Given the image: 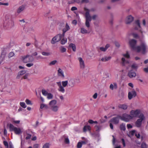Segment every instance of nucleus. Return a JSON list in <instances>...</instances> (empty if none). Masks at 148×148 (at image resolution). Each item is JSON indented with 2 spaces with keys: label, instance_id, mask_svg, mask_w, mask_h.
<instances>
[{
  "label": "nucleus",
  "instance_id": "f257e3e1",
  "mask_svg": "<svg viewBox=\"0 0 148 148\" xmlns=\"http://www.w3.org/2000/svg\"><path fill=\"white\" fill-rule=\"evenodd\" d=\"M148 51V47L144 41H141L140 45L137 46V49L136 51L138 52H141L143 54H145Z\"/></svg>",
  "mask_w": 148,
  "mask_h": 148
},
{
  "label": "nucleus",
  "instance_id": "f03ea898",
  "mask_svg": "<svg viewBox=\"0 0 148 148\" xmlns=\"http://www.w3.org/2000/svg\"><path fill=\"white\" fill-rule=\"evenodd\" d=\"M84 10L86 12L85 17L86 21L85 25L87 27L89 28L90 26V22L91 20L92 17L89 14L90 10L86 8H84Z\"/></svg>",
  "mask_w": 148,
  "mask_h": 148
},
{
  "label": "nucleus",
  "instance_id": "7ed1b4c3",
  "mask_svg": "<svg viewBox=\"0 0 148 148\" xmlns=\"http://www.w3.org/2000/svg\"><path fill=\"white\" fill-rule=\"evenodd\" d=\"M57 101L56 100H53L51 101L49 105L51 109L53 111L56 112L58 111L59 107L56 105Z\"/></svg>",
  "mask_w": 148,
  "mask_h": 148
},
{
  "label": "nucleus",
  "instance_id": "20e7f679",
  "mask_svg": "<svg viewBox=\"0 0 148 148\" xmlns=\"http://www.w3.org/2000/svg\"><path fill=\"white\" fill-rule=\"evenodd\" d=\"M9 127L10 131H14L16 134L19 135L22 132V131L20 128L16 127L11 124H9Z\"/></svg>",
  "mask_w": 148,
  "mask_h": 148
},
{
  "label": "nucleus",
  "instance_id": "39448f33",
  "mask_svg": "<svg viewBox=\"0 0 148 148\" xmlns=\"http://www.w3.org/2000/svg\"><path fill=\"white\" fill-rule=\"evenodd\" d=\"M137 41L134 39H130L129 42V44L132 49L136 51L137 49V46H136Z\"/></svg>",
  "mask_w": 148,
  "mask_h": 148
},
{
  "label": "nucleus",
  "instance_id": "423d86ee",
  "mask_svg": "<svg viewBox=\"0 0 148 148\" xmlns=\"http://www.w3.org/2000/svg\"><path fill=\"white\" fill-rule=\"evenodd\" d=\"M14 25V22L11 19L8 20L6 19L4 24V27L8 28H11L13 27Z\"/></svg>",
  "mask_w": 148,
  "mask_h": 148
},
{
  "label": "nucleus",
  "instance_id": "0eeeda50",
  "mask_svg": "<svg viewBox=\"0 0 148 148\" xmlns=\"http://www.w3.org/2000/svg\"><path fill=\"white\" fill-rule=\"evenodd\" d=\"M120 119L125 122H128L132 119V117L130 115L125 113L120 116Z\"/></svg>",
  "mask_w": 148,
  "mask_h": 148
},
{
  "label": "nucleus",
  "instance_id": "6e6552de",
  "mask_svg": "<svg viewBox=\"0 0 148 148\" xmlns=\"http://www.w3.org/2000/svg\"><path fill=\"white\" fill-rule=\"evenodd\" d=\"M138 118L139 119L137 120L136 123V125L138 127L140 126L142 121L145 119V117L143 113H141L138 116Z\"/></svg>",
  "mask_w": 148,
  "mask_h": 148
},
{
  "label": "nucleus",
  "instance_id": "1a4fd4ad",
  "mask_svg": "<svg viewBox=\"0 0 148 148\" xmlns=\"http://www.w3.org/2000/svg\"><path fill=\"white\" fill-rule=\"evenodd\" d=\"M63 37V35L62 34H60L56 35L52 38L51 41V43L54 44L59 41Z\"/></svg>",
  "mask_w": 148,
  "mask_h": 148
},
{
  "label": "nucleus",
  "instance_id": "9d476101",
  "mask_svg": "<svg viewBox=\"0 0 148 148\" xmlns=\"http://www.w3.org/2000/svg\"><path fill=\"white\" fill-rule=\"evenodd\" d=\"M140 110L139 109L135 110H132L130 112V116L132 117V119L134 117H136L139 116L140 114Z\"/></svg>",
  "mask_w": 148,
  "mask_h": 148
},
{
  "label": "nucleus",
  "instance_id": "9b49d317",
  "mask_svg": "<svg viewBox=\"0 0 148 148\" xmlns=\"http://www.w3.org/2000/svg\"><path fill=\"white\" fill-rule=\"evenodd\" d=\"M22 59L23 62L25 63L32 62L33 61V59L32 56L29 55L23 56Z\"/></svg>",
  "mask_w": 148,
  "mask_h": 148
},
{
  "label": "nucleus",
  "instance_id": "f8f14e48",
  "mask_svg": "<svg viewBox=\"0 0 148 148\" xmlns=\"http://www.w3.org/2000/svg\"><path fill=\"white\" fill-rule=\"evenodd\" d=\"M56 84L58 86V91L62 93H64L65 92V89L64 87L62 86L61 85V82H57Z\"/></svg>",
  "mask_w": 148,
  "mask_h": 148
},
{
  "label": "nucleus",
  "instance_id": "ddd939ff",
  "mask_svg": "<svg viewBox=\"0 0 148 148\" xmlns=\"http://www.w3.org/2000/svg\"><path fill=\"white\" fill-rule=\"evenodd\" d=\"M78 60L80 68L82 69H84L85 67V64L83 59L81 57H79L78 58Z\"/></svg>",
  "mask_w": 148,
  "mask_h": 148
},
{
  "label": "nucleus",
  "instance_id": "4468645a",
  "mask_svg": "<svg viewBox=\"0 0 148 148\" xmlns=\"http://www.w3.org/2000/svg\"><path fill=\"white\" fill-rule=\"evenodd\" d=\"M120 119V116L118 115L116 117H113L111 119L110 121V122L116 124L119 123Z\"/></svg>",
  "mask_w": 148,
  "mask_h": 148
},
{
  "label": "nucleus",
  "instance_id": "2eb2a0df",
  "mask_svg": "<svg viewBox=\"0 0 148 148\" xmlns=\"http://www.w3.org/2000/svg\"><path fill=\"white\" fill-rule=\"evenodd\" d=\"M136 95V93L134 90L129 92L128 94V98L129 99H131L132 98L134 97Z\"/></svg>",
  "mask_w": 148,
  "mask_h": 148
},
{
  "label": "nucleus",
  "instance_id": "dca6fc26",
  "mask_svg": "<svg viewBox=\"0 0 148 148\" xmlns=\"http://www.w3.org/2000/svg\"><path fill=\"white\" fill-rule=\"evenodd\" d=\"M134 20L133 17L131 15H129L127 16L125 18V23L128 24L132 22Z\"/></svg>",
  "mask_w": 148,
  "mask_h": 148
},
{
  "label": "nucleus",
  "instance_id": "f3484780",
  "mask_svg": "<svg viewBox=\"0 0 148 148\" xmlns=\"http://www.w3.org/2000/svg\"><path fill=\"white\" fill-rule=\"evenodd\" d=\"M134 25L135 26V29L138 30L141 32L140 26V21L139 20H137L135 21Z\"/></svg>",
  "mask_w": 148,
  "mask_h": 148
},
{
  "label": "nucleus",
  "instance_id": "a211bd4d",
  "mask_svg": "<svg viewBox=\"0 0 148 148\" xmlns=\"http://www.w3.org/2000/svg\"><path fill=\"white\" fill-rule=\"evenodd\" d=\"M128 75L130 78H132L136 76V73L133 70H131L128 72Z\"/></svg>",
  "mask_w": 148,
  "mask_h": 148
},
{
  "label": "nucleus",
  "instance_id": "6ab92c4d",
  "mask_svg": "<svg viewBox=\"0 0 148 148\" xmlns=\"http://www.w3.org/2000/svg\"><path fill=\"white\" fill-rule=\"evenodd\" d=\"M25 5H22L19 6L17 10V13L19 14L23 11L25 9Z\"/></svg>",
  "mask_w": 148,
  "mask_h": 148
},
{
  "label": "nucleus",
  "instance_id": "aec40b11",
  "mask_svg": "<svg viewBox=\"0 0 148 148\" xmlns=\"http://www.w3.org/2000/svg\"><path fill=\"white\" fill-rule=\"evenodd\" d=\"M117 88V84L115 82H114L112 84H111L110 86V88L112 90L114 89H116Z\"/></svg>",
  "mask_w": 148,
  "mask_h": 148
},
{
  "label": "nucleus",
  "instance_id": "412c9836",
  "mask_svg": "<svg viewBox=\"0 0 148 148\" xmlns=\"http://www.w3.org/2000/svg\"><path fill=\"white\" fill-rule=\"evenodd\" d=\"M122 64L124 66H126V65L129 64L130 62L128 60H126L124 58H122L121 59Z\"/></svg>",
  "mask_w": 148,
  "mask_h": 148
},
{
  "label": "nucleus",
  "instance_id": "4be33fe9",
  "mask_svg": "<svg viewBox=\"0 0 148 148\" xmlns=\"http://www.w3.org/2000/svg\"><path fill=\"white\" fill-rule=\"evenodd\" d=\"M26 72L25 70H22L20 71L18 73L16 77V78L18 79H19L21 77V76L25 74Z\"/></svg>",
  "mask_w": 148,
  "mask_h": 148
},
{
  "label": "nucleus",
  "instance_id": "5701e85b",
  "mask_svg": "<svg viewBox=\"0 0 148 148\" xmlns=\"http://www.w3.org/2000/svg\"><path fill=\"white\" fill-rule=\"evenodd\" d=\"M110 46V45L109 44H107L106 45L105 47H101L99 48V49L102 51H105Z\"/></svg>",
  "mask_w": 148,
  "mask_h": 148
},
{
  "label": "nucleus",
  "instance_id": "b1692460",
  "mask_svg": "<svg viewBox=\"0 0 148 148\" xmlns=\"http://www.w3.org/2000/svg\"><path fill=\"white\" fill-rule=\"evenodd\" d=\"M70 29V27L67 23H66L65 27L63 29V34H62L64 36L65 33Z\"/></svg>",
  "mask_w": 148,
  "mask_h": 148
},
{
  "label": "nucleus",
  "instance_id": "393cba45",
  "mask_svg": "<svg viewBox=\"0 0 148 148\" xmlns=\"http://www.w3.org/2000/svg\"><path fill=\"white\" fill-rule=\"evenodd\" d=\"M111 58L110 56H105L101 58V61L103 62H106L110 60Z\"/></svg>",
  "mask_w": 148,
  "mask_h": 148
},
{
  "label": "nucleus",
  "instance_id": "a878e982",
  "mask_svg": "<svg viewBox=\"0 0 148 148\" xmlns=\"http://www.w3.org/2000/svg\"><path fill=\"white\" fill-rule=\"evenodd\" d=\"M58 75L59 76L63 77H64V72L61 69L59 68L58 71Z\"/></svg>",
  "mask_w": 148,
  "mask_h": 148
},
{
  "label": "nucleus",
  "instance_id": "bb28decb",
  "mask_svg": "<svg viewBox=\"0 0 148 148\" xmlns=\"http://www.w3.org/2000/svg\"><path fill=\"white\" fill-rule=\"evenodd\" d=\"M91 129V127L90 126L85 125L84 127L83 130L84 132H85L87 131H90Z\"/></svg>",
  "mask_w": 148,
  "mask_h": 148
},
{
  "label": "nucleus",
  "instance_id": "cd10ccee",
  "mask_svg": "<svg viewBox=\"0 0 148 148\" xmlns=\"http://www.w3.org/2000/svg\"><path fill=\"white\" fill-rule=\"evenodd\" d=\"M80 32L82 34H86L89 33V32L87 30L83 27L81 28Z\"/></svg>",
  "mask_w": 148,
  "mask_h": 148
},
{
  "label": "nucleus",
  "instance_id": "c85d7f7f",
  "mask_svg": "<svg viewBox=\"0 0 148 148\" xmlns=\"http://www.w3.org/2000/svg\"><path fill=\"white\" fill-rule=\"evenodd\" d=\"M119 107L124 110H126L127 107V106L125 104H120L119 106Z\"/></svg>",
  "mask_w": 148,
  "mask_h": 148
},
{
  "label": "nucleus",
  "instance_id": "c756f323",
  "mask_svg": "<svg viewBox=\"0 0 148 148\" xmlns=\"http://www.w3.org/2000/svg\"><path fill=\"white\" fill-rule=\"evenodd\" d=\"M5 57V54L1 53V56L0 57V65L3 63V61Z\"/></svg>",
  "mask_w": 148,
  "mask_h": 148
},
{
  "label": "nucleus",
  "instance_id": "7c9ffc66",
  "mask_svg": "<svg viewBox=\"0 0 148 148\" xmlns=\"http://www.w3.org/2000/svg\"><path fill=\"white\" fill-rule=\"evenodd\" d=\"M69 47L70 48L72 49L73 51H75L76 50V47L75 45L73 43H71L69 45Z\"/></svg>",
  "mask_w": 148,
  "mask_h": 148
},
{
  "label": "nucleus",
  "instance_id": "2f4dec72",
  "mask_svg": "<svg viewBox=\"0 0 148 148\" xmlns=\"http://www.w3.org/2000/svg\"><path fill=\"white\" fill-rule=\"evenodd\" d=\"M61 40V43L62 45L65 44L67 42L66 38H64V37H62Z\"/></svg>",
  "mask_w": 148,
  "mask_h": 148
},
{
  "label": "nucleus",
  "instance_id": "473e14b6",
  "mask_svg": "<svg viewBox=\"0 0 148 148\" xmlns=\"http://www.w3.org/2000/svg\"><path fill=\"white\" fill-rule=\"evenodd\" d=\"M82 139L83 140L80 141V142H81L83 145L86 144L88 143V140L86 138L83 137L82 138Z\"/></svg>",
  "mask_w": 148,
  "mask_h": 148
},
{
  "label": "nucleus",
  "instance_id": "72a5a7b5",
  "mask_svg": "<svg viewBox=\"0 0 148 148\" xmlns=\"http://www.w3.org/2000/svg\"><path fill=\"white\" fill-rule=\"evenodd\" d=\"M61 85L64 87H66L68 85V81L67 80L62 81L61 82Z\"/></svg>",
  "mask_w": 148,
  "mask_h": 148
},
{
  "label": "nucleus",
  "instance_id": "f704fd0d",
  "mask_svg": "<svg viewBox=\"0 0 148 148\" xmlns=\"http://www.w3.org/2000/svg\"><path fill=\"white\" fill-rule=\"evenodd\" d=\"M120 129L123 130L125 131V123H122L120 125Z\"/></svg>",
  "mask_w": 148,
  "mask_h": 148
},
{
  "label": "nucleus",
  "instance_id": "c9c22d12",
  "mask_svg": "<svg viewBox=\"0 0 148 148\" xmlns=\"http://www.w3.org/2000/svg\"><path fill=\"white\" fill-rule=\"evenodd\" d=\"M131 68L134 69H137L138 67V65L136 64H133L131 65Z\"/></svg>",
  "mask_w": 148,
  "mask_h": 148
},
{
  "label": "nucleus",
  "instance_id": "e433bc0d",
  "mask_svg": "<svg viewBox=\"0 0 148 148\" xmlns=\"http://www.w3.org/2000/svg\"><path fill=\"white\" fill-rule=\"evenodd\" d=\"M47 98L49 99H51L53 98V95L51 93H49L47 95Z\"/></svg>",
  "mask_w": 148,
  "mask_h": 148
},
{
  "label": "nucleus",
  "instance_id": "4c0bfd02",
  "mask_svg": "<svg viewBox=\"0 0 148 148\" xmlns=\"http://www.w3.org/2000/svg\"><path fill=\"white\" fill-rule=\"evenodd\" d=\"M41 53L42 55L44 56H48L51 55V53L49 52L42 51Z\"/></svg>",
  "mask_w": 148,
  "mask_h": 148
},
{
  "label": "nucleus",
  "instance_id": "58836bf2",
  "mask_svg": "<svg viewBox=\"0 0 148 148\" xmlns=\"http://www.w3.org/2000/svg\"><path fill=\"white\" fill-rule=\"evenodd\" d=\"M123 56L127 58H130V55L127 51L125 53L123 54Z\"/></svg>",
  "mask_w": 148,
  "mask_h": 148
},
{
  "label": "nucleus",
  "instance_id": "ea45409f",
  "mask_svg": "<svg viewBox=\"0 0 148 148\" xmlns=\"http://www.w3.org/2000/svg\"><path fill=\"white\" fill-rule=\"evenodd\" d=\"M31 136V135L29 134H26L24 135V137L26 140H28L30 139Z\"/></svg>",
  "mask_w": 148,
  "mask_h": 148
},
{
  "label": "nucleus",
  "instance_id": "a19ab883",
  "mask_svg": "<svg viewBox=\"0 0 148 148\" xmlns=\"http://www.w3.org/2000/svg\"><path fill=\"white\" fill-rule=\"evenodd\" d=\"M57 61L56 60H54L52 61H51V62L49 64V66H51L53 65H55L56 63H57Z\"/></svg>",
  "mask_w": 148,
  "mask_h": 148
},
{
  "label": "nucleus",
  "instance_id": "79ce46f5",
  "mask_svg": "<svg viewBox=\"0 0 148 148\" xmlns=\"http://www.w3.org/2000/svg\"><path fill=\"white\" fill-rule=\"evenodd\" d=\"M20 105L21 107L24 108H25L27 107V106L24 102H20Z\"/></svg>",
  "mask_w": 148,
  "mask_h": 148
},
{
  "label": "nucleus",
  "instance_id": "37998d69",
  "mask_svg": "<svg viewBox=\"0 0 148 148\" xmlns=\"http://www.w3.org/2000/svg\"><path fill=\"white\" fill-rule=\"evenodd\" d=\"M42 95L45 96H46L48 93L47 91L45 89H42Z\"/></svg>",
  "mask_w": 148,
  "mask_h": 148
},
{
  "label": "nucleus",
  "instance_id": "c03bdc74",
  "mask_svg": "<svg viewBox=\"0 0 148 148\" xmlns=\"http://www.w3.org/2000/svg\"><path fill=\"white\" fill-rule=\"evenodd\" d=\"M61 52L62 53L65 52L66 51V49L63 46L61 47L60 48Z\"/></svg>",
  "mask_w": 148,
  "mask_h": 148
},
{
  "label": "nucleus",
  "instance_id": "a18cd8bd",
  "mask_svg": "<svg viewBox=\"0 0 148 148\" xmlns=\"http://www.w3.org/2000/svg\"><path fill=\"white\" fill-rule=\"evenodd\" d=\"M40 108L41 109H42L44 108L47 109L48 108V106L47 105L45 104L42 103L40 105Z\"/></svg>",
  "mask_w": 148,
  "mask_h": 148
},
{
  "label": "nucleus",
  "instance_id": "49530a36",
  "mask_svg": "<svg viewBox=\"0 0 148 148\" xmlns=\"http://www.w3.org/2000/svg\"><path fill=\"white\" fill-rule=\"evenodd\" d=\"M49 144L48 143H47L43 145L42 148H49Z\"/></svg>",
  "mask_w": 148,
  "mask_h": 148
},
{
  "label": "nucleus",
  "instance_id": "de8ad7c7",
  "mask_svg": "<svg viewBox=\"0 0 148 148\" xmlns=\"http://www.w3.org/2000/svg\"><path fill=\"white\" fill-rule=\"evenodd\" d=\"M73 80H74V79L73 78H71L70 79L69 81V84H69L70 86L71 85L72 86H73V85H74V82H73Z\"/></svg>",
  "mask_w": 148,
  "mask_h": 148
},
{
  "label": "nucleus",
  "instance_id": "09e8293b",
  "mask_svg": "<svg viewBox=\"0 0 148 148\" xmlns=\"http://www.w3.org/2000/svg\"><path fill=\"white\" fill-rule=\"evenodd\" d=\"M25 102L27 105H32V104L31 101L28 99H26L25 100Z\"/></svg>",
  "mask_w": 148,
  "mask_h": 148
},
{
  "label": "nucleus",
  "instance_id": "8fccbe9b",
  "mask_svg": "<svg viewBox=\"0 0 148 148\" xmlns=\"http://www.w3.org/2000/svg\"><path fill=\"white\" fill-rule=\"evenodd\" d=\"M82 145L83 144L81 142H78L77 145V148H81L82 147Z\"/></svg>",
  "mask_w": 148,
  "mask_h": 148
},
{
  "label": "nucleus",
  "instance_id": "3c124183",
  "mask_svg": "<svg viewBox=\"0 0 148 148\" xmlns=\"http://www.w3.org/2000/svg\"><path fill=\"white\" fill-rule=\"evenodd\" d=\"M14 53L13 52H11L8 54V57L9 58H10L13 56H14Z\"/></svg>",
  "mask_w": 148,
  "mask_h": 148
},
{
  "label": "nucleus",
  "instance_id": "603ef678",
  "mask_svg": "<svg viewBox=\"0 0 148 148\" xmlns=\"http://www.w3.org/2000/svg\"><path fill=\"white\" fill-rule=\"evenodd\" d=\"M4 145L5 146L6 148H8V142L5 141H4L3 142Z\"/></svg>",
  "mask_w": 148,
  "mask_h": 148
},
{
  "label": "nucleus",
  "instance_id": "864d4df0",
  "mask_svg": "<svg viewBox=\"0 0 148 148\" xmlns=\"http://www.w3.org/2000/svg\"><path fill=\"white\" fill-rule=\"evenodd\" d=\"M88 122L90 124H93L94 123H97V121H94L92 120H89L88 121Z\"/></svg>",
  "mask_w": 148,
  "mask_h": 148
},
{
  "label": "nucleus",
  "instance_id": "5fc2aeb1",
  "mask_svg": "<svg viewBox=\"0 0 148 148\" xmlns=\"http://www.w3.org/2000/svg\"><path fill=\"white\" fill-rule=\"evenodd\" d=\"M141 148H147V145L145 143H143L141 145Z\"/></svg>",
  "mask_w": 148,
  "mask_h": 148
},
{
  "label": "nucleus",
  "instance_id": "6e6d98bb",
  "mask_svg": "<svg viewBox=\"0 0 148 148\" xmlns=\"http://www.w3.org/2000/svg\"><path fill=\"white\" fill-rule=\"evenodd\" d=\"M29 74L28 73H27L25 74L23 76V78L25 79H27L29 76Z\"/></svg>",
  "mask_w": 148,
  "mask_h": 148
},
{
  "label": "nucleus",
  "instance_id": "4d7b16f0",
  "mask_svg": "<svg viewBox=\"0 0 148 148\" xmlns=\"http://www.w3.org/2000/svg\"><path fill=\"white\" fill-rule=\"evenodd\" d=\"M34 65V64L33 63H27L26 64V66L29 67H30L33 66Z\"/></svg>",
  "mask_w": 148,
  "mask_h": 148
},
{
  "label": "nucleus",
  "instance_id": "13d9d810",
  "mask_svg": "<svg viewBox=\"0 0 148 148\" xmlns=\"http://www.w3.org/2000/svg\"><path fill=\"white\" fill-rule=\"evenodd\" d=\"M20 121L19 120H14L12 121V123L15 124H18L20 122Z\"/></svg>",
  "mask_w": 148,
  "mask_h": 148
},
{
  "label": "nucleus",
  "instance_id": "bf43d9fd",
  "mask_svg": "<svg viewBox=\"0 0 148 148\" xmlns=\"http://www.w3.org/2000/svg\"><path fill=\"white\" fill-rule=\"evenodd\" d=\"M64 142L66 144H69V140L68 138H66L65 139Z\"/></svg>",
  "mask_w": 148,
  "mask_h": 148
},
{
  "label": "nucleus",
  "instance_id": "052dcab7",
  "mask_svg": "<svg viewBox=\"0 0 148 148\" xmlns=\"http://www.w3.org/2000/svg\"><path fill=\"white\" fill-rule=\"evenodd\" d=\"M39 122L38 121H36V124L33 125V127L34 128H36L38 125Z\"/></svg>",
  "mask_w": 148,
  "mask_h": 148
},
{
  "label": "nucleus",
  "instance_id": "680f3d73",
  "mask_svg": "<svg viewBox=\"0 0 148 148\" xmlns=\"http://www.w3.org/2000/svg\"><path fill=\"white\" fill-rule=\"evenodd\" d=\"M136 131L134 130H132L130 132V134L132 135H134L135 134H136Z\"/></svg>",
  "mask_w": 148,
  "mask_h": 148
},
{
  "label": "nucleus",
  "instance_id": "e2e57ef3",
  "mask_svg": "<svg viewBox=\"0 0 148 148\" xmlns=\"http://www.w3.org/2000/svg\"><path fill=\"white\" fill-rule=\"evenodd\" d=\"M95 129L97 131H99L100 130V127L98 126H96L95 127Z\"/></svg>",
  "mask_w": 148,
  "mask_h": 148
},
{
  "label": "nucleus",
  "instance_id": "0e129e2a",
  "mask_svg": "<svg viewBox=\"0 0 148 148\" xmlns=\"http://www.w3.org/2000/svg\"><path fill=\"white\" fill-rule=\"evenodd\" d=\"M89 1L88 0H82L81 1V3H86L88 2Z\"/></svg>",
  "mask_w": 148,
  "mask_h": 148
},
{
  "label": "nucleus",
  "instance_id": "69168bd1",
  "mask_svg": "<svg viewBox=\"0 0 148 148\" xmlns=\"http://www.w3.org/2000/svg\"><path fill=\"white\" fill-rule=\"evenodd\" d=\"M127 127L128 129L132 128V126L130 124H128L127 125Z\"/></svg>",
  "mask_w": 148,
  "mask_h": 148
},
{
  "label": "nucleus",
  "instance_id": "338daca9",
  "mask_svg": "<svg viewBox=\"0 0 148 148\" xmlns=\"http://www.w3.org/2000/svg\"><path fill=\"white\" fill-rule=\"evenodd\" d=\"M9 148H14L12 143L10 142L9 143Z\"/></svg>",
  "mask_w": 148,
  "mask_h": 148
},
{
  "label": "nucleus",
  "instance_id": "774afa93",
  "mask_svg": "<svg viewBox=\"0 0 148 148\" xmlns=\"http://www.w3.org/2000/svg\"><path fill=\"white\" fill-rule=\"evenodd\" d=\"M144 71L146 73H148V66L147 67L144 68L143 69Z\"/></svg>",
  "mask_w": 148,
  "mask_h": 148
}]
</instances>
